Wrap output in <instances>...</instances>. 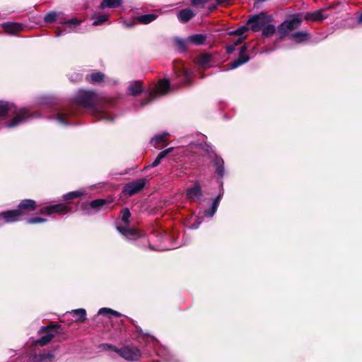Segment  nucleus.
Here are the masks:
<instances>
[{
  "instance_id": "864d4df0",
  "label": "nucleus",
  "mask_w": 362,
  "mask_h": 362,
  "mask_svg": "<svg viewBox=\"0 0 362 362\" xmlns=\"http://www.w3.org/2000/svg\"><path fill=\"white\" fill-rule=\"evenodd\" d=\"M358 22L359 23H362V13L361 14L360 17L358 18Z\"/></svg>"
},
{
  "instance_id": "6e6d98bb",
  "label": "nucleus",
  "mask_w": 362,
  "mask_h": 362,
  "mask_svg": "<svg viewBox=\"0 0 362 362\" xmlns=\"http://www.w3.org/2000/svg\"><path fill=\"white\" fill-rule=\"evenodd\" d=\"M48 103V102H41L40 104H46Z\"/></svg>"
},
{
  "instance_id": "4d7b16f0",
  "label": "nucleus",
  "mask_w": 362,
  "mask_h": 362,
  "mask_svg": "<svg viewBox=\"0 0 362 362\" xmlns=\"http://www.w3.org/2000/svg\"><path fill=\"white\" fill-rule=\"evenodd\" d=\"M33 117H40V115H34Z\"/></svg>"
},
{
  "instance_id": "6ab92c4d",
  "label": "nucleus",
  "mask_w": 362,
  "mask_h": 362,
  "mask_svg": "<svg viewBox=\"0 0 362 362\" xmlns=\"http://www.w3.org/2000/svg\"><path fill=\"white\" fill-rule=\"evenodd\" d=\"M212 57L208 54H202L197 59V63L199 66L204 68H209L211 66Z\"/></svg>"
},
{
  "instance_id": "3c124183",
  "label": "nucleus",
  "mask_w": 362,
  "mask_h": 362,
  "mask_svg": "<svg viewBox=\"0 0 362 362\" xmlns=\"http://www.w3.org/2000/svg\"><path fill=\"white\" fill-rule=\"evenodd\" d=\"M200 224V223H199L198 224H192L190 228H193V229H196L199 227V225Z\"/></svg>"
},
{
  "instance_id": "c756f323",
  "label": "nucleus",
  "mask_w": 362,
  "mask_h": 362,
  "mask_svg": "<svg viewBox=\"0 0 362 362\" xmlns=\"http://www.w3.org/2000/svg\"><path fill=\"white\" fill-rule=\"evenodd\" d=\"M54 337V334L52 333H48L46 335L40 337L37 339L35 343L40 344V346H45Z\"/></svg>"
},
{
  "instance_id": "c85d7f7f",
  "label": "nucleus",
  "mask_w": 362,
  "mask_h": 362,
  "mask_svg": "<svg viewBox=\"0 0 362 362\" xmlns=\"http://www.w3.org/2000/svg\"><path fill=\"white\" fill-rule=\"evenodd\" d=\"M87 78L90 83H99L104 79V74L101 72H95L88 76Z\"/></svg>"
},
{
  "instance_id": "6e6552de",
  "label": "nucleus",
  "mask_w": 362,
  "mask_h": 362,
  "mask_svg": "<svg viewBox=\"0 0 362 362\" xmlns=\"http://www.w3.org/2000/svg\"><path fill=\"white\" fill-rule=\"evenodd\" d=\"M42 214L52 215L53 214H65L71 212L69 207L64 204H58L43 207L40 210Z\"/></svg>"
},
{
  "instance_id": "5701e85b",
  "label": "nucleus",
  "mask_w": 362,
  "mask_h": 362,
  "mask_svg": "<svg viewBox=\"0 0 362 362\" xmlns=\"http://www.w3.org/2000/svg\"><path fill=\"white\" fill-rule=\"evenodd\" d=\"M123 0H103L100 5V8H115L118 7L122 2Z\"/></svg>"
},
{
  "instance_id": "a18cd8bd",
  "label": "nucleus",
  "mask_w": 362,
  "mask_h": 362,
  "mask_svg": "<svg viewBox=\"0 0 362 362\" xmlns=\"http://www.w3.org/2000/svg\"><path fill=\"white\" fill-rule=\"evenodd\" d=\"M209 0H192V4L194 6H198L207 2Z\"/></svg>"
},
{
  "instance_id": "39448f33",
  "label": "nucleus",
  "mask_w": 362,
  "mask_h": 362,
  "mask_svg": "<svg viewBox=\"0 0 362 362\" xmlns=\"http://www.w3.org/2000/svg\"><path fill=\"white\" fill-rule=\"evenodd\" d=\"M301 20L298 18H293L292 19L285 21L278 28V31L281 37L287 35L291 31L300 26Z\"/></svg>"
},
{
  "instance_id": "13d9d810",
  "label": "nucleus",
  "mask_w": 362,
  "mask_h": 362,
  "mask_svg": "<svg viewBox=\"0 0 362 362\" xmlns=\"http://www.w3.org/2000/svg\"><path fill=\"white\" fill-rule=\"evenodd\" d=\"M46 100H49V98H45Z\"/></svg>"
},
{
  "instance_id": "423d86ee",
  "label": "nucleus",
  "mask_w": 362,
  "mask_h": 362,
  "mask_svg": "<svg viewBox=\"0 0 362 362\" xmlns=\"http://www.w3.org/2000/svg\"><path fill=\"white\" fill-rule=\"evenodd\" d=\"M115 351L128 361H136L141 357L140 351L134 346H124L121 349H115Z\"/></svg>"
},
{
  "instance_id": "de8ad7c7",
  "label": "nucleus",
  "mask_w": 362,
  "mask_h": 362,
  "mask_svg": "<svg viewBox=\"0 0 362 362\" xmlns=\"http://www.w3.org/2000/svg\"><path fill=\"white\" fill-rule=\"evenodd\" d=\"M217 1V3L218 4H229V0H216Z\"/></svg>"
},
{
  "instance_id": "9d476101",
  "label": "nucleus",
  "mask_w": 362,
  "mask_h": 362,
  "mask_svg": "<svg viewBox=\"0 0 362 362\" xmlns=\"http://www.w3.org/2000/svg\"><path fill=\"white\" fill-rule=\"evenodd\" d=\"M202 196V191L198 182H195L193 187L187 190V197L192 201L199 202Z\"/></svg>"
},
{
  "instance_id": "2f4dec72",
  "label": "nucleus",
  "mask_w": 362,
  "mask_h": 362,
  "mask_svg": "<svg viewBox=\"0 0 362 362\" xmlns=\"http://www.w3.org/2000/svg\"><path fill=\"white\" fill-rule=\"evenodd\" d=\"M82 194L83 193L81 191L71 192L64 195V199L68 201L78 197Z\"/></svg>"
},
{
  "instance_id": "bb28decb",
  "label": "nucleus",
  "mask_w": 362,
  "mask_h": 362,
  "mask_svg": "<svg viewBox=\"0 0 362 362\" xmlns=\"http://www.w3.org/2000/svg\"><path fill=\"white\" fill-rule=\"evenodd\" d=\"M81 23L77 18H71L63 23L64 30H66L69 29V31L74 30L75 27L79 25Z\"/></svg>"
},
{
  "instance_id": "37998d69",
  "label": "nucleus",
  "mask_w": 362,
  "mask_h": 362,
  "mask_svg": "<svg viewBox=\"0 0 362 362\" xmlns=\"http://www.w3.org/2000/svg\"><path fill=\"white\" fill-rule=\"evenodd\" d=\"M110 311H112V309L103 308H100L99 310L98 314L99 315H105V314L110 313Z\"/></svg>"
},
{
  "instance_id": "f704fd0d",
  "label": "nucleus",
  "mask_w": 362,
  "mask_h": 362,
  "mask_svg": "<svg viewBox=\"0 0 362 362\" xmlns=\"http://www.w3.org/2000/svg\"><path fill=\"white\" fill-rule=\"evenodd\" d=\"M54 357V355L50 353H43L40 354L38 356H36L35 360V361H44L47 359H51Z\"/></svg>"
},
{
  "instance_id": "09e8293b",
  "label": "nucleus",
  "mask_w": 362,
  "mask_h": 362,
  "mask_svg": "<svg viewBox=\"0 0 362 362\" xmlns=\"http://www.w3.org/2000/svg\"><path fill=\"white\" fill-rule=\"evenodd\" d=\"M110 313L116 317H119L121 315V314L115 310H112V311H110Z\"/></svg>"
},
{
  "instance_id": "f8f14e48",
  "label": "nucleus",
  "mask_w": 362,
  "mask_h": 362,
  "mask_svg": "<svg viewBox=\"0 0 362 362\" xmlns=\"http://www.w3.org/2000/svg\"><path fill=\"white\" fill-rule=\"evenodd\" d=\"M36 208V204L34 200L24 199L18 206V210L22 213V216H25L27 213L33 211Z\"/></svg>"
},
{
  "instance_id": "aec40b11",
  "label": "nucleus",
  "mask_w": 362,
  "mask_h": 362,
  "mask_svg": "<svg viewBox=\"0 0 362 362\" xmlns=\"http://www.w3.org/2000/svg\"><path fill=\"white\" fill-rule=\"evenodd\" d=\"M206 40V36L202 34H196L188 37L187 41L189 44L200 45L204 44Z\"/></svg>"
},
{
  "instance_id": "cd10ccee",
  "label": "nucleus",
  "mask_w": 362,
  "mask_h": 362,
  "mask_svg": "<svg viewBox=\"0 0 362 362\" xmlns=\"http://www.w3.org/2000/svg\"><path fill=\"white\" fill-rule=\"evenodd\" d=\"M168 134H163L156 136L154 138H153L151 141V143L153 146H154L156 148H160V144H163L165 141L167 139Z\"/></svg>"
},
{
  "instance_id": "a878e982",
  "label": "nucleus",
  "mask_w": 362,
  "mask_h": 362,
  "mask_svg": "<svg viewBox=\"0 0 362 362\" xmlns=\"http://www.w3.org/2000/svg\"><path fill=\"white\" fill-rule=\"evenodd\" d=\"M171 151H172V148H169L166 150H164V151L160 152L159 154L158 155L157 158L151 163V166L152 168H155V167L158 166L160 163L162 159H163Z\"/></svg>"
},
{
  "instance_id": "7c9ffc66",
  "label": "nucleus",
  "mask_w": 362,
  "mask_h": 362,
  "mask_svg": "<svg viewBox=\"0 0 362 362\" xmlns=\"http://www.w3.org/2000/svg\"><path fill=\"white\" fill-rule=\"evenodd\" d=\"M74 316L76 317V320L80 321H84L86 320V313L83 308L74 310L72 311Z\"/></svg>"
},
{
  "instance_id": "1a4fd4ad",
  "label": "nucleus",
  "mask_w": 362,
  "mask_h": 362,
  "mask_svg": "<svg viewBox=\"0 0 362 362\" xmlns=\"http://www.w3.org/2000/svg\"><path fill=\"white\" fill-rule=\"evenodd\" d=\"M0 217L4 219V223H13L21 220L23 216L20 211L15 209L0 214Z\"/></svg>"
},
{
  "instance_id": "603ef678",
  "label": "nucleus",
  "mask_w": 362,
  "mask_h": 362,
  "mask_svg": "<svg viewBox=\"0 0 362 362\" xmlns=\"http://www.w3.org/2000/svg\"><path fill=\"white\" fill-rule=\"evenodd\" d=\"M50 327H42L41 328V332H45L47 329H49Z\"/></svg>"
},
{
  "instance_id": "8fccbe9b",
  "label": "nucleus",
  "mask_w": 362,
  "mask_h": 362,
  "mask_svg": "<svg viewBox=\"0 0 362 362\" xmlns=\"http://www.w3.org/2000/svg\"><path fill=\"white\" fill-rule=\"evenodd\" d=\"M103 347L104 348V349H112V346L111 345H109V344H103Z\"/></svg>"
},
{
  "instance_id": "2eb2a0df",
  "label": "nucleus",
  "mask_w": 362,
  "mask_h": 362,
  "mask_svg": "<svg viewBox=\"0 0 362 362\" xmlns=\"http://www.w3.org/2000/svg\"><path fill=\"white\" fill-rule=\"evenodd\" d=\"M177 74L178 77L181 78L182 83L185 85L190 84V78L192 75V72L189 70L187 69L185 67L180 69V70L177 71Z\"/></svg>"
},
{
  "instance_id": "49530a36",
  "label": "nucleus",
  "mask_w": 362,
  "mask_h": 362,
  "mask_svg": "<svg viewBox=\"0 0 362 362\" xmlns=\"http://www.w3.org/2000/svg\"><path fill=\"white\" fill-rule=\"evenodd\" d=\"M245 37L246 36L238 37V38L235 41L233 44L235 45V46H238L244 40Z\"/></svg>"
},
{
  "instance_id": "a19ab883",
  "label": "nucleus",
  "mask_w": 362,
  "mask_h": 362,
  "mask_svg": "<svg viewBox=\"0 0 362 362\" xmlns=\"http://www.w3.org/2000/svg\"><path fill=\"white\" fill-rule=\"evenodd\" d=\"M217 209H214V206H211V209H207L204 211V216L206 217L211 218L216 213Z\"/></svg>"
},
{
  "instance_id": "79ce46f5",
  "label": "nucleus",
  "mask_w": 362,
  "mask_h": 362,
  "mask_svg": "<svg viewBox=\"0 0 362 362\" xmlns=\"http://www.w3.org/2000/svg\"><path fill=\"white\" fill-rule=\"evenodd\" d=\"M221 197H222V194L220 193L219 195L214 200L213 202V204H212V206L214 207V209H217L218 208V206L219 204V202H220V200L221 199Z\"/></svg>"
},
{
  "instance_id": "9b49d317",
  "label": "nucleus",
  "mask_w": 362,
  "mask_h": 362,
  "mask_svg": "<svg viewBox=\"0 0 362 362\" xmlns=\"http://www.w3.org/2000/svg\"><path fill=\"white\" fill-rule=\"evenodd\" d=\"M247 45H245L240 48L239 57L230 64V69H234L249 61V57L245 54V53L247 52Z\"/></svg>"
},
{
  "instance_id": "20e7f679",
  "label": "nucleus",
  "mask_w": 362,
  "mask_h": 362,
  "mask_svg": "<svg viewBox=\"0 0 362 362\" xmlns=\"http://www.w3.org/2000/svg\"><path fill=\"white\" fill-rule=\"evenodd\" d=\"M170 82L168 79L160 80L155 89L149 93L148 98L144 103H142L141 105L148 104L151 100L156 98L158 95H164L168 93L170 90Z\"/></svg>"
},
{
  "instance_id": "dca6fc26",
  "label": "nucleus",
  "mask_w": 362,
  "mask_h": 362,
  "mask_svg": "<svg viewBox=\"0 0 362 362\" xmlns=\"http://www.w3.org/2000/svg\"><path fill=\"white\" fill-rule=\"evenodd\" d=\"M194 16V13L190 8L181 10L177 14V18L182 23H186L189 21Z\"/></svg>"
},
{
  "instance_id": "f3484780",
  "label": "nucleus",
  "mask_w": 362,
  "mask_h": 362,
  "mask_svg": "<svg viewBox=\"0 0 362 362\" xmlns=\"http://www.w3.org/2000/svg\"><path fill=\"white\" fill-rule=\"evenodd\" d=\"M325 10H320L317 11L313 13H309L305 15V19L307 20H313L314 21H322L323 19H325L328 17L327 15H325L324 13Z\"/></svg>"
},
{
  "instance_id": "4c0bfd02",
  "label": "nucleus",
  "mask_w": 362,
  "mask_h": 362,
  "mask_svg": "<svg viewBox=\"0 0 362 362\" xmlns=\"http://www.w3.org/2000/svg\"><path fill=\"white\" fill-rule=\"evenodd\" d=\"M131 216L130 211L128 209H124L122 211V220L125 223H128V220Z\"/></svg>"
},
{
  "instance_id": "c9c22d12",
  "label": "nucleus",
  "mask_w": 362,
  "mask_h": 362,
  "mask_svg": "<svg viewBox=\"0 0 362 362\" xmlns=\"http://www.w3.org/2000/svg\"><path fill=\"white\" fill-rule=\"evenodd\" d=\"M250 28L249 25H243L240 28L236 29L235 30L231 32L232 34L238 35L239 37L243 36V34L247 31Z\"/></svg>"
},
{
  "instance_id": "412c9836",
  "label": "nucleus",
  "mask_w": 362,
  "mask_h": 362,
  "mask_svg": "<svg viewBox=\"0 0 362 362\" xmlns=\"http://www.w3.org/2000/svg\"><path fill=\"white\" fill-rule=\"evenodd\" d=\"M214 164L216 166V171L218 176L223 177L224 175L223 160L221 158L215 156L214 158Z\"/></svg>"
},
{
  "instance_id": "4468645a",
  "label": "nucleus",
  "mask_w": 362,
  "mask_h": 362,
  "mask_svg": "<svg viewBox=\"0 0 362 362\" xmlns=\"http://www.w3.org/2000/svg\"><path fill=\"white\" fill-rule=\"evenodd\" d=\"M2 28L5 32L11 34H15L23 29V26L21 24L10 22L4 23Z\"/></svg>"
},
{
  "instance_id": "7ed1b4c3",
  "label": "nucleus",
  "mask_w": 362,
  "mask_h": 362,
  "mask_svg": "<svg viewBox=\"0 0 362 362\" xmlns=\"http://www.w3.org/2000/svg\"><path fill=\"white\" fill-rule=\"evenodd\" d=\"M272 21V16L270 15H266L264 13H260L257 15L250 16L247 21V25L250 26V28L253 32H258L263 29L267 23H271Z\"/></svg>"
},
{
  "instance_id": "4be33fe9",
  "label": "nucleus",
  "mask_w": 362,
  "mask_h": 362,
  "mask_svg": "<svg viewBox=\"0 0 362 362\" xmlns=\"http://www.w3.org/2000/svg\"><path fill=\"white\" fill-rule=\"evenodd\" d=\"M158 16L154 13L141 15L137 17V21L141 24H148L157 18Z\"/></svg>"
},
{
  "instance_id": "ddd939ff",
  "label": "nucleus",
  "mask_w": 362,
  "mask_h": 362,
  "mask_svg": "<svg viewBox=\"0 0 362 362\" xmlns=\"http://www.w3.org/2000/svg\"><path fill=\"white\" fill-rule=\"evenodd\" d=\"M118 231L124 237L129 240H133L140 236L139 231L132 228L117 227Z\"/></svg>"
},
{
  "instance_id": "a211bd4d",
  "label": "nucleus",
  "mask_w": 362,
  "mask_h": 362,
  "mask_svg": "<svg viewBox=\"0 0 362 362\" xmlns=\"http://www.w3.org/2000/svg\"><path fill=\"white\" fill-rule=\"evenodd\" d=\"M128 90L130 94L137 95L144 90V88L140 81H134L129 85Z\"/></svg>"
},
{
  "instance_id": "b1692460",
  "label": "nucleus",
  "mask_w": 362,
  "mask_h": 362,
  "mask_svg": "<svg viewBox=\"0 0 362 362\" xmlns=\"http://www.w3.org/2000/svg\"><path fill=\"white\" fill-rule=\"evenodd\" d=\"M262 30V36L264 37H269L272 36L276 32V27L274 25L271 24L270 23H267L263 28Z\"/></svg>"
},
{
  "instance_id": "473e14b6",
  "label": "nucleus",
  "mask_w": 362,
  "mask_h": 362,
  "mask_svg": "<svg viewBox=\"0 0 362 362\" xmlns=\"http://www.w3.org/2000/svg\"><path fill=\"white\" fill-rule=\"evenodd\" d=\"M107 203V201L105 199H99L93 200L90 202V205L93 209H98L100 206H103Z\"/></svg>"
},
{
  "instance_id": "393cba45",
  "label": "nucleus",
  "mask_w": 362,
  "mask_h": 362,
  "mask_svg": "<svg viewBox=\"0 0 362 362\" xmlns=\"http://www.w3.org/2000/svg\"><path fill=\"white\" fill-rule=\"evenodd\" d=\"M291 37L296 42H303L308 40V33L305 31L296 32L291 35Z\"/></svg>"
},
{
  "instance_id": "e433bc0d",
  "label": "nucleus",
  "mask_w": 362,
  "mask_h": 362,
  "mask_svg": "<svg viewBox=\"0 0 362 362\" xmlns=\"http://www.w3.org/2000/svg\"><path fill=\"white\" fill-rule=\"evenodd\" d=\"M57 13L52 11L45 15L44 20L46 23H52L56 20Z\"/></svg>"
},
{
  "instance_id": "c03bdc74",
  "label": "nucleus",
  "mask_w": 362,
  "mask_h": 362,
  "mask_svg": "<svg viewBox=\"0 0 362 362\" xmlns=\"http://www.w3.org/2000/svg\"><path fill=\"white\" fill-rule=\"evenodd\" d=\"M235 47H236L235 45H234V44L228 45L226 47L227 53L228 54L233 53L235 51Z\"/></svg>"
},
{
  "instance_id": "72a5a7b5",
  "label": "nucleus",
  "mask_w": 362,
  "mask_h": 362,
  "mask_svg": "<svg viewBox=\"0 0 362 362\" xmlns=\"http://www.w3.org/2000/svg\"><path fill=\"white\" fill-rule=\"evenodd\" d=\"M109 18V16L107 14H103L98 16L97 19L94 21L92 23L93 25H98L102 24L103 23L107 21Z\"/></svg>"
},
{
  "instance_id": "58836bf2",
  "label": "nucleus",
  "mask_w": 362,
  "mask_h": 362,
  "mask_svg": "<svg viewBox=\"0 0 362 362\" xmlns=\"http://www.w3.org/2000/svg\"><path fill=\"white\" fill-rule=\"evenodd\" d=\"M175 42L182 51H185L186 49L187 44H189L187 42V40H184L179 39V38L175 40Z\"/></svg>"
},
{
  "instance_id": "5fc2aeb1",
  "label": "nucleus",
  "mask_w": 362,
  "mask_h": 362,
  "mask_svg": "<svg viewBox=\"0 0 362 362\" xmlns=\"http://www.w3.org/2000/svg\"><path fill=\"white\" fill-rule=\"evenodd\" d=\"M134 23H131V24H126V25L127 27H130V26H132Z\"/></svg>"
},
{
  "instance_id": "ea45409f",
  "label": "nucleus",
  "mask_w": 362,
  "mask_h": 362,
  "mask_svg": "<svg viewBox=\"0 0 362 362\" xmlns=\"http://www.w3.org/2000/svg\"><path fill=\"white\" fill-rule=\"evenodd\" d=\"M46 221V219L40 217H33L28 218L27 222L30 224H36Z\"/></svg>"
},
{
  "instance_id": "0eeeda50",
  "label": "nucleus",
  "mask_w": 362,
  "mask_h": 362,
  "mask_svg": "<svg viewBox=\"0 0 362 362\" xmlns=\"http://www.w3.org/2000/svg\"><path fill=\"white\" fill-rule=\"evenodd\" d=\"M146 179H139L127 183L124 189L123 193L127 196H132L140 192L145 186Z\"/></svg>"
},
{
  "instance_id": "f03ea898",
  "label": "nucleus",
  "mask_w": 362,
  "mask_h": 362,
  "mask_svg": "<svg viewBox=\"0 0 362 362\" xmlns=\"http://www.w3.org/2000/svg\"><path fill=\"white\" fill-rule=\"evenodd\" d=\"M13 115L11 122L6 123V127L8 128L15 127L25 122L31 115L28 114V110L25 108L18 110L17 107L7 102L0 101V117L4 115Z\"/></svg>"
},
{
  "instance_id": "f257e3e1",
  "label": "nucleus",
  "mask_w": 362,
  "mask_h": 362,
  "mask_svg": "<svg viewBox=\"0 0 362 362\" xmlns=\"http://www.w3.org/2000/svg\"><path fill=\"white\" fill-rule=\"evenodd\" d=\"M108 100L93 91H82L71 107L63 109L56 115V119L62 124L67 125L68 119L77 114L76 106L90 108L99 119L111 121L112 117L105 111Z\"/></svg>"
}]
</instances>
